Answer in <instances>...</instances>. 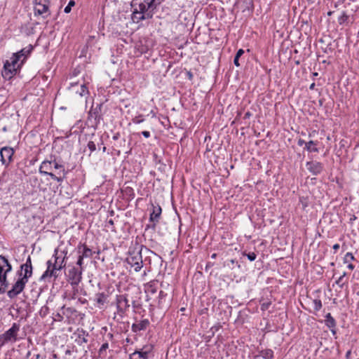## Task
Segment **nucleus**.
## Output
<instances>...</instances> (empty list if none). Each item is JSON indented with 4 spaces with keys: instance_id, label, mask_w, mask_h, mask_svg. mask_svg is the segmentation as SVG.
Wrapping results in <instances>:
<instances>
[{
    "instance_id": "f257e3e1",
    "label": "nucleus",
    "mask_w": 359,
    "mask_h": 359,
    "mask_svg": "<svg viewBox=\"0 0 359 359\" xmlns=\"http://www.w3.org/2000/svg\"><path fill=\"white\" fill-rule=\"evenodd\" d=\"M39 172L50 176L52 180L60 183L67 175L64 165L59 164L55 160L43 161L39 167Z\"/></svg>"
},
{
    "instance_id": "f03ea898",
    "label": "nucleus",
    "mask_w": 359,
    "mask_h": 359,
    "mask_svg": "<svg viewBox=\"0 0 359 359\" xmlns=\"http://www.w3.org/2000/svg\"><path fill=\"white\" fill-rule=\"evenodd\" d=\"M57 254L58 250L56 249L53 255L54 261L53 262L51 259H50L47 262V269L42 274L41 280H45L47 278L51 277H54L55 279L57 278L58 276L57 271H60L65 266V256L61 257Z\"/></svg>"
},
{
    "instance_id": "7ed1b4c3",
    "label": "nucleus",
    "mask_w": 359,
    "mask_h": 359,
    "mask_svg": "<svg viewBox=\"0 0 359 359\" xmlns=\"http://www.w3.org/2000/svg\"><path fill=\"white\" fill-rule=\"evenodd\" d=\"M12 270V266L8 260L0 255V293H4L8 286L7 274Z\"/></svg>"
},
{
    "instance_id": "20e7f679",
    "label": "nucleus",
    "mask_w": 359,
    "mask_h": 359,
    "mask_svg": "<svg viewBox=\"0 0 359 359\" xmlns=\"http://www.w3.org/2000/svg\"><path fill=\"white\" fill-rule=\"evenodd\" d=\"M147 4L144 1L140 3L139 10L136 9L133 13L132 19L133 21L136 20V22H138L141 20L152 18V14L151 13H147V11L151 8H147Z\"/></svg>"
},
{
    "instance_id": "39448f33",
    "label": "nucleus",
    "mask_w": 359,
    "mask_h": 359,
    "mask_svg": "<svg viewBox=\"0 0 359 359\" xmlns=\"http://www.w3.org/2000/svg\"><path fill=\"white\" fill-rule=\"evenodd\" d=\"M126 261L135 271H139L143 266L142 257L140 251L130 252Z\"/></svg>"
},
{
    "instance_id": "423d86ee",
    "label": "nucleus",
    "mask_w": 359,
    "mask_h": 359,
    "mask_svg": "<svg viewBox=\"0 0 359 359\" xmlns=\"http://www.w3.org/2000/svg\"><path fill=\"white\" fill-rule=\"evenodd\" d=\"M49 1L48 0H34V13L35 15L45 14L43 18L48 17L50 15L49 10Z\"/></svg>"
},
{
    "instance_id": "0eeeda50",
    "label": "nucleus",
    "mask_w": 359,
    "mask_h": 359,
    "mask_svg": "<svg viewBox=\"0 0 359 359\" xmlns=\"http://www.w3.org/2000/svg\"><path fill=\"white\" fill-rule=\"evenodd\" d=\"M27 283V282L26 280L20 277L19 279L13 284L12 288L8 291L7 294L8 297L11 299L16 297L23 291Z\"/></svg>"
},
{
    "instance_id": "6e6552de",
    "label": "nucleus",
    "mask_w": 359,
    "mask_h": 359,
    "mask_svg": "<svg viewBox=\"0 0 359 359\" xmlns=\"http://www.w3.org/2000/svg\"><path fill=\"white\" fill-rule=\"evenodd\" d=\"M19 276L21 278L28 282V279L32 276V265L31 257L29 256L26 262L21 265Z\"/></svg>"
},
{
    "instance_id": "1a4fd4ad",
    "label": "nucleus",
    "mask_w": 359,
    "mask_h": 359,
    "mask_svg": "<svg viewBox=\"0 0 359 359\" xmlns=\"http://www.w3.org/2000/svg\"><path fill=\"white\" fill-rule=\"evenodd\" d=\"M82 268L73 267L68 272V280L71 285H77L81 280Z\"/></svg>"
},
{
    "instance_id": "9d476101",
    "label": "nucleus",
    "mask_w": 359,
    "mask_h": 359,
    "mask_svg": "<svg viewBox=\"0 0 359 359\" xmlns=\"http://www.w3.org/2000/svg\"><path fill=\"white\" fill-rule=\"evenodd\" d=\"M19 330V325L13 323L12 327L3 334L4 342L15 341Z\"/></svg>"
},
{
    "instance_id": "9b49d317",
    "label": "nucleus",
    "mask_w": 359,
    "mask_h": 359,
    "mask_svg": "<svg viewBox=\"0 0 359 359\" xmlns=\"http://www.w3.org/2000/svg\"><path fill=\"white\" fill-rule=\"evenodd\" d=\"M13 154L14 151L12 148L8 147H3L0 151L2 164L7 166L11 163Z\"/></svg>"
},
{
    "instance_id": "f8f14e48",
    "label": "nucleus",
    "mask_w": 359,
    "mask_h": 359,
    "mask_svg": "<svg viewBox=\"0 0 359 359\" xmlns=\"http://www.w3.org/2000/svg\"><path fill=\"white\" fill-rule=\"evenodd\" d=\"M129 306L128 301L125 295L121 294L116 297V307L118 313L121 315L128 308H129Z\"/></svg>"
},
{
    "instance_id": "ddd939ff",
    "label": "nucleus",
    "mask_w": 359,
    "mask_h": 359,
    "mask_svg": "<svg viewBox=\"0 0 359 359\" xmlns=\"http://www.w3.org/2000/svg\"><path fill=\"white\" fill-rule=\"evenodd\" d=\"M17 72V68L10 65V61L6 60L4 65L2 76L6 79H11Z\"/></svg>"
},
{
    "instance_id": "4468645a",
    "label": "nucleus",
    "mask_w": 359,
    "mask_h": 359,
    "mask_svg": "<svg viewBox=\"0 0 359 359\" xmlns=\"http://www.w3.org/2000/svg\"><path fill=\"white\" fill-rule=\"evenodd\" d=\"M145 292L147 294V299L150 300L154 298V295L157 293L156 283L150 282L145 285Z\"/></svg>"
},
{
    "instance_id": "2eb2a0df",
    "label": "nucleus",
    "mask_w": 359,
    "mask_h": 359,
    "mask_svg": "<svg viewBox=\"0 0 359 359\" xmlns=\"http://www.w3.org/2000/svg\"><path fill=\"white\" fill-rule=\"evenodd\" d=\"M308 170L313 175H318L323 170V164L319 162L312 161L308 162L306 164Z\"/></svg>"
},
{
    "instance_id": "dca6fc26",
    "label": "nucleus",
    "mask_w": 359,
    "mask_h": 359,
    "mask_svg": "<svg viewBox=\"0 0 359 359\" xmlns=\"http://www.w3.org/2000/svg\"><path fill=\"white\" fill-rule=\"evenodd\" d=\"M149 325V321L147 319L142 320L137 323H134L132 326L133 332H137L141 330H144Z\"/></svg>"
},
{
    "instance_id": "f3484780",
    "label": "nucleus",
    "mask_w": 359,
    "mask_h": 359,
    "mask_svg": "<svg viewBox=\"0 0 359 359\" xmlns=\"http://www.w3.org/2000/svg\"><path fill=\"white\" fill-rule=\"evenodd\" d=\"M318 144V141L310 140L306 142V143H305L304 149L309 152H318L319 149L317 147Z\"/></svg>"
},
{
    "instance_id": "a211bd4d",
    "label": "nucleus",
    "mask_w": 359,
    "mask_h": 359,
    "mask_svg": "<svg viewBox=\"0 0 359 359\" xmlns=\"http://www.w3.org/2000/svg\"><path fill=\"white\" fill-rule=\"evenodd\" d=\"M161 214V208L159 205H153V210L150 215V220L151 222H158Z\"/></svg>"
},
{
    "instance_id": "6ab92c4d",
    "label": "nucleus",
    "mask_w": 359,
    "mask_h": 359,
    "mask_svg": "<svg viewBox=\"0 0 359 359\" xmlns=\"http://www.w3.org/2000/svg\"><path fill=\"white\" fill-rule=\"evenodd\" d=\"M325 323L326 325L331 328V331L333 334H335L334 327H336L335 320L332 318L330 313H327L325 316Z\"/></svg>"
},
{
    "instance_id": "aec40b11",
    "label": "nucleus",
    "mask_w": 359,
    "mask_h": 359,
    "mask_svg": "<svg viewBox=\"0 0 359 359\" xmlns=\"http://www.w3.org/2000/svg\"><path fill=\"white\" fill-rule=\"evenodd\" d=\"M33 49V46L32 45H29L28 46L22 48L18 53H15V55H18L19 56V58L20 59L22 57H24V59L26 58V57L32 52Z\"/></svg>"
},
{
    "instance_id": "412c9836",
    "label": "nucleus",
    "mask_w": 359,
    "mask_h": 359,
    "mask_svg": "<svg viewBox=\"0 0 359 359\" xmlns=\"http://www.w3.org/2000/svg\"><path fill=\"white\" fill-rule=\"evenodd\" d=\"M149 351H135L134 353L130 355V359H135L134 357H135L137 355L140 358L142 359H147L149 356Z\"/></svg>"
},
{
    "instance_id": "4be33fe9",
    "label": "nucleus",
    "mask_w": 359,
    "mask_h": 359,
    "mask_svg": "<svg viewBox=\"0 0 359 359\" xmlns=\"http://www.w3.org/2000/svg\"><path fill=\"white\" fill-rule=\"evenodd\" d=\"M107 299V295L103 292H101V293H97L95 295V301L97 302V304L103 306L105 304Z\"/></svg>"
},
{
    "instance_id": "5701e85b",
    "label": "nucleus",
    "mask_w": 359,
    "mask_h": 359,
    "mask_svg": "<svg viewBox=\"0 0 359 359\" xmlns=\"http://www.w3.org/2000/svg\"><path fill=\"white\" fill-rule=\"evenodd\" d=\"M147 4V8H151L152 10L155 9L156 6L160 4L162 0H144Z\"/></svg>"
},
{
    "instance_id": "b1692460",
    "label": "nucleus",
    "mask_w": 359,
    "mask_h": 359,
    "mask_svg": "<svg viewBox=\"0 0 359 359\" xmlns=\"http://www.w3.org/2000/svg\"><path fill=\"white\" fill-rule=\"evenodd\" d=\"M19 60H20L19 56L14 53L13 55V56L11 57L10 65L13 67L14 68L18 69L20 67V65H18V62Z\"/></svg>"
},
{
    "instance_id": "393cba45",
    "label": "nucleus",
    "mask_w": 359,
    "mask_h": 359,
    "mask_svg": "<svg viewBox=\"0 0 359 359\" xmlns=\"http://www.w3.org/2000/svg\"><path fill=\"white\" fill-rule=\"evenodd\" d=\"M348 18V15L345 12H343L342 14L338 18V22L339 25L347 24Z\"/></svg>"
},
{
    "instance_id": "a878e982",
    "label": "nucleus",
    "mask_w": 359,
    "mask_h": 359,
    "mask_svg": "<svg viewBox=\"0 0 359 359\" xmlns=\"http://www.w3.org/2000/svg\"><path fill=\"white\" fill-rule=\"evenodd\" d=\"M82 248H83V252H82L81 256H83V257H92L93 252L90 248H88L86 245H83Z\"/></svg>"
},
{
    "instance_id": "bb28decb",
    "label": "nucleus",
    "mask_w": 359,
    "mask_h": 359,
    "mask_svg": "<svg viewBox=\"0 0 359 359\" xmlns=\"http://www.w3.org/2000/svg\"><path fill=\"white\" fill-rule=\"evenodd\" d=\"M109 348V344L108 343H104L103 344L100 350H99V355L100 356H102V357H105L106 356V350Z\"/></svg>"
},
{
    "instance_id": "cd10ccee",
    "label": "nucleus",
    "mask_w": 359,
    "mask_h": 359,
    "mask_svg": "<svg viewBox=\"0 0 359 359\" xmlns=\"http://www.w3.org/2000/svg\"><path fill=\"white\" fill-rule=\"evenodd\" d=\"M313 305H314V309L316 311H319L321 309L323 305H322V302L320 299H314L313 301Z\"/></svg>"
},
{
    "instance_id": "c85d7f7f",
    "label": "nucleus",
    "mask_w": 359,
    "mask_h": 359,
    "mask_svg": "<svg viewBox=\"0 0 359 359\" xmlns=\"http://www.w3.org/2000/svg\"><path fill=\"white\" fill-rule=\"evenodd\" d=\"M125 144H126V140L125 139L121 140L120 142H118V144H114V147H116L118 149L117 151H118V154L121 151V149H122L123 147L125 146Z\"/></svg>"
},
{
    "instance_id": "c756f323",
    "label": "nucleus",
    "mask_w": 359,
    "mask_h": 359,
    "mask_svg": "<svg viewBox=\"0 0 359 359\" xmlns=\"http://www.w3.org/2000/svg\"><path fill=\"white\" fill-rule=\"evenodd\" d=\"M75 5V1L70 0L68 5L65 8V13H69L71 11L72 7Z\"/></svg>"
},
{
    "instance_id": "7c9ffc66",
    "label": "nucleus",
    "mask_w": 359,
    "mask_h": 359,
    "mask_svg": "<svg viewBox=\"0 0 359 359\" xmlns=\"http://www.w3.org/2000/svg\"><path fill=\"white\" fill-rule=\"evenodd\" d=\"M78 93L81 96L88 94V91L85 84L83 83L81 85V90Z\"/></svg>"
},
{
    "instance_id": "2f4dec72",
    "label": "nucleus",
    "mask_w": 359,
    "mask_h": 359,
    "mask_svg": "<svg viewBox=\"0 0 359 359\" xmlns=\"http://www.w3.org/2000/svg\"><path fill=\"white\" fill-rule=\"evenodd\" d=\"M354 259V257L352 253L347 252L344 257V262L348 263Z\"/></svg>"
},
{
    "instance_id": "473e14b6",
    "label": "nucleus",
    "mask_w": 359,
    "mask_h": 359,
    "mask_svg": "<svg viewBox=\"0 0 359 359\" xmlns=\"http://www.w3.org/2000/svg\"><path fill=\"white\" fill-rule=\"evenodd\" d=\"M88 148L89 149V150L93 152L94 151L96 150V145L94 143V142L93 141H90L88 143Z\"/></svg>"
},
{
    "instance_id": "72a5a7b5",
    "label": "nucleus",
    "mask_w": 359,
    "mask_h": 359,
    "mask_svg": "<svg viewBox=\"0 0 359 359\" xmlns=\"http://www.w3.org/2000/svg\"><path fill=\"white\" fill-rule=\"evenodd\" d=\"M346 275V273H344V274L340 276L338 280L336 281V283L340 286V287H342L344 283L343 282V279Z\"/></svg>"
},
{
    "instance_id": "f704fd0d",
    "label": "nucleus",
    "mask_w": 359,
    "mask_h": 359,
    "mask_svg": "<svg viewBox=\"0 0 359 359\" xmlns=\"http://www.w3.org/2000/svg\"><path fill=\"white\" fill-rule=\"evenodd\" d=\"M273 356V352L270 350L266 351L264 355V358L266 359H272Z\"/></svg>"
},
{
    "instance_id": "c9c22d12",
    "label": "nucleus",
    "mask_w": 359,
    "mask_h": 359,
    "mask_svg": "<svg viewBox=\"0 0 359 359\" xmlns=\"http://www.w3.org/2000/svg\"><path fill=\"white\" fill-rule=\"evenodd\" d=\"M246 255L250 261H254L256 259V254L255 252H250L248 254H243Z\"/></svg>"
},
{
    "instance_id": "e433bc0d",
    "label": "nucleus",
    "mask_w": 359,
    "mask_h": 359,
    "mask_svg": "<svg viewBox=\"0 0 359 359\" xmlns=\"http://www.w3.org/2000/svg\"><path fill=\"white\" fill-rule=\"evenodd\" d=\"M143 121V118H142V116H136L133 119V122L134 123H140Z\"/></svg>"
},
{
    "instance_id": "4c0bfd02",
    "label": "nucleus",
    "mask_w": 359,
    "mask_h": 359,
    "mask_svg": "<svg viewBox=\"0 0 359 359\" xmlns=\"http://www.w3.org/2000/svg\"><path fill=\"white\" fill-rule=\"evenodd\" d=\"M84 257H83V256L80 255L79 257V259H78V261H77V265H79L80 266V268H81V265L83 264V259Z\"/></svg>"
},
{
    "instance_id": "58836bf2",
    "label": "nucleus",
    "mask_w": 359,
    "mask_h": 359,
    "mask_svg": "<svg viewBox=\"0 0 359 359\" xmlns=\"http://www.w3.org/2000/svg\"><path fill=\"white\" fill-rule=\"evenodd\" d=\"M243 53H244V50L243 49H239L237 51L236 56L237 57H240L241 55H243Z\"/></svg>"
},
{
    "instance_id": "ea45409f",
    "label": "nucleus",
    "mask_w": 359,
    "mask_h": 359,
    "mask_svg": "<svg viewBox=\"0 0 359 359\" xmlns=\"http://www.w3.org/2000/svg\"><path fill=\"white\" fill-rule=\"evenodd\" d=\"M163 296H164L163 292V291H160L159 292V295H158V298H159L158 304H159V306H161V299H162V297Z\"/></svg>"
},
{
    "instance_id": "a19ab883",
    "label": "nucleus",
    "mask_w": 359,
    "mask_h": 359,
    "mask_svg": "<svg viewBox=\"0 0 359 359\" xmlns=\"http://www.w3.org/2000/svg\"><path fill=\"white\" fill-rule=\"evenodd\" d=\"M238 60H239V57H237L236 56H235L234 60H233V63H234V65H235L236 67H239V66H240V64H239Z\"/></svg>"
},
{
    "instance_id": "79ce46f5",
    "label": "nucleus",
    "mask_w": 359,
    "mask_h": 359,
    "mask_svg": "<svg viewBox=\"0 0 359 359\" xmlns=\"http://www.w3.org/2000/svg\"><path fill=\"white\" fill-rule=\"evenodd\" d=\"M142 134L143 135V136L146 138H148L150 137V133L149 131H143L142 133Z\"/></svg>"
},
{
    "instance_id": "37998d69",
    "label": "nucleus",
    "mask_w": 359,
    "mask_h": 359,
    "mask_svg": "<svg viewBox=\"0 0 359 359\" xmlns=\"http://www.w3.org/2000/svg\"><path fill=\"white\" fill-rule=\"evenodd\" d=\"M305 143H306V142H305L304 140H302V139H299L298 140V145L299 146H302V145H305Z\"/></svg>"
},
{
    "instance_id": "c03bdc74",
    "label": "nucleus",
    "mask_w": 359,
    "mask_h": 359,
    "mask_svg": "<svg viewBox=\"0 0 359 359\" xmlns=\"http://www.w3.org/2000/svg\"><path fill=\"white\" fill-rule=\"evenodd\" d=\"M251 116H252V114L250 111H247L245 114L243 118H249L250 117H251Z\"/></svg>"
},
{
    "instance_id": "a18cd8bd",
    "label": "nucleus",
    "mask_w": 359,
    "mask_h": 359,
    "mask_svg": "<svg viewBox=\"0 0 359 359\" xmlns=\"http://www.w3.org/2000/svg\"><path fill=\"white\" fill-rule=\"evenodd\" d=\"M339 248V244H337H337H334V245H333V249H334L335 251H337Z\"/></svg>"
},
{
    "instance_id": "49530a36",
    "label": "nucleus",
    "mask_w": 359,
    "mask_h": 359,
    "mask_svg": "<svg viewBox=\"0 0 359 359\" xmlns=\"http://www.w3.org/2000/svg\"><path fill=\"white\" fill-rule=\"evenodd\" d=\"M118 136H119V135H118V134H116L115 135H114V137H113V140H118Z\"/></svg>"
},
{
    "instance_id": "de8ad7c7",
    "label": "nucleus",
    "mask_w": 359,
    "mask_h": 359,
    "mask_svg": "<svg viewBox=\"0 0 359 359\" xmlns=\"http://www.w3.org/2000/svg\"><path fill=\"white\" fill-rule=\"evenodd\" d=\"M348 268L352 270V269H353L354 266L352 264H349L348 265Z\"/></svg>"
},
{
    "instance_id": "09e8293b",
    "label": "nucleus",
    "mask_w": 359,
    "mask_h": 359,
    "mask_svg": "<svg viewBox=\"0 0 359 359\" xmlns=\"http://www.w3.org/2000/svg\"><path fill=\"white\" fill-rule=\"evenodd\" d=\"M350 355H351V351H348L346 353V358H349V356H350Z\"/></svg>"
},
{
    "instance_id": "8fccbe9b",
    "label": "nucleus",
    "mask_w": 359,
    "mask_h": 359,
    "mask_svg": "<svg viewBox=\"0 0 359 359\" xmlns=\"http://www.w3.org/2000/svg\"><path fill=\"white\" fill-rule=\"evenodd\" d=\"M65 353H66L67 355H70V354L72 353V351H71V350L68 349V350H67V351H65Z\"/></svg>"
},
{
    "instance_id": "3c124183",
    "label": "nucleus",
    "mask_w": 359,
    "mask_h": 359,
    "mask_svg": "<svg viewBox=\"0 0 359 359\" xmlns=\"http://www.w3.org/2000/svg\"><path fill=\"white\" fill-rule=\"evenodd\" d=\"M314 87H315V83H312V84H311V86H310V89H313V88H314Z\"/></svg>"
},
{
    "instance_id": "603ef678",
    "label": "nucleus",
    "mask_w": 359,
    "mask_h": 359,
    "mask_svg": "<svg viewBox=\"0 0 359 359\" xmlns=\"http://www.w3.org/2000/svg\"><path fill=\"white\" fill-rule=\"evenodd\" d=\"M211 257H212V259H215V258L217 257V254H216V253L212 254V256H211Z\"/></svg>"
},
{
    "instance_id": "864d4df0",
    "label": "nucleus",
    "mask_w": 359,
    "mask_h": 359,
    "mask_svg": "<svg viewBox=\"0 0 359 359\" xmlns=\"http://www.w3.org/2000/svg\"><path fill=\"white\" fill-rule=\"evenodd\" d=\"M236 261L234 259H231L230 263L231 265H233L235 264Z\"/></svg>"
},
{
    "instance_id": "5fc2aeb1",
    "label": "nucleus",
    "mask_w": 359,
    "mask_h": 359,
    "mask_svg": "<svg viewBox=\"0 0 359 359\" xmlns=\"http://www.w3.org/2000/svg\"><path fill=\"white\" fill-rule=\"evenodd\" d=\"M93 114H95V112H94V113H93V112H92V111H90L89 112V115H90V116L93 117Z\"/></svg>"
},
{
    "instance_id": "6e6d98bb",
    "label": "nucleus",
    "mask_w": 359,
    "mask_h": 359,
    "mask_svg": "<svg viewBox=\"0 0 359 359\" xmlns=\"http://www.w3.org/2000/svg\"><path fill=\"white\" fill-rule=\"evenodd\" d=\"M226 266V264H224V266ZM226 266H228L229 268H230V269H233V266H231L229 264H226Z\"/></svg>"
},
{
    "instance_id": "4d7b16f0",
    "label": "nucleus",
    "mask_w": 359,
    "mask_h": 359,
    "mask_svg": "<svg viewBox=\"0 0 359 359\" xmlns=\"http://www.w3.org/2000/svg\"><path fill=\"white\" fill-rule=\"evenodd\" d=\"M76 83H76V82H72V83H70L71 87H73V86H74V85H76Z\"/></svg>"
},
{
    "instance_id": "13d9d810",
    "label": "nucleus",
    "mask_w": 359,
    "mask_h": 359,
    "mask_svg": "<svg viewBox=\"0 0 359 359\" xmlns=\"http://www.w3.org/2000/svg\"><path fill=\"white\" fill-rule=\"evenodd\" d=\"M109 223L111 225H113V224H114V222H113V220H112V219H110V220L109 221Z\"/></svg>"
},
{
    "instance_id": "bf43d9fd",
    "label": "nucleus",
    "mask_w": 359,
    "mask_h": 359,
    "mask_svg": "<svg viewBox=\"0 0 359 359\" xmlns=\"http://www.w3.org/2000/svg\"><path fill=\"white\" fill-rule=\"evenodd\" d=\"M332 13H333L332 11H329V12L327 13V15H331L332 14Z\"/></svg>"
},
{
    "instance_id": "052dcab7",
    "label": "nucleus",
    "mask_w": 359,
    "mask_h": 359,
    "mask_svg": "<svg viewBox=\"0 0 359 359\" xmlns=\"http://www.w3.org/2000/svg\"><path fill=\"white\" fill-rule=\"evenodd\" d=\"M314 76H317L318 75V74L317 72H315L313 74Z\"/></svg>"
},
{
    "instance_id": "680f3d73",
    "label": "nucleus",
    "mask_w": 359,
    "mask_h": 359,
    "mask_svg": "<svg viewBox=\"0 0 359 359\" xmlns=\"http://www.w3.org/2000/svg\"><path fill=\"white\" fill-rule=\"evenodd\" d=\"M236 264H237L238 268L241 267L240 264H238L237 262H236Z\"/></svg>"
},
{
    "instance_id": "e2e57ef3",
    "label": "nucleus",
    "mask_w": 359,
    "mask_h": 359,
    "mask_svg": "<svg viewBox=\"0 0 359 359\" xmlns=\"http://www.w3.org/2000/svg\"><path fill=\"white\" fill-rule=\"evenodd\" d=\"M184 309H185L184 308H181V309H180V310H181L182 311H184Z\"/></svg>"
},
{
    "instance_id": "0e129e2a",
    "label": "nucleus",
    "mask_w": 359,
    "mask_h": 359,
    "mask_svg": "<svg viewBox=\"0 0 359 359\" xmlns=\"http://www.w3.org/2000/svg\"><path fill=\"white\" fill-rule=\"evenodd\" d=\"M53 358H57V355H56V354H54V355H53Z\"/></svg>"
},
{
    "instance_id": "69168bd1",
    "label": "nucleus",
    "mask_w": 359,
    "mask_h": 359,
    "mask_svg": "<svg viewBox=\"0 0 359 359\" xmlns=\"http://www.w3.org/2000/svg\"><path fill=\"white\" fill-rule=\"evenodd\" d=\"M106 147H103V151H105Z\"/></svg>"
}]
</instances>
